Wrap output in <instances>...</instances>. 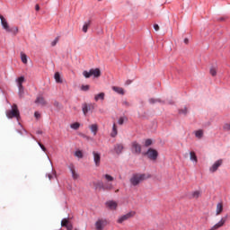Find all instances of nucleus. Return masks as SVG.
I'll return each mask as SVG.
<instances>
[{"label": "nucleus", "mask_w": 230, "mask_h": 230, "mask_svg": "<svg viewBox=\"0 0 230 230\" xmlns=\"http://www.w3.org/2000/svg\"><path fill=\"white\" fill-rule=\"evenodd\" d=\"M0 21H1L2 28L7 33H13V35H16L17 33H19V28L18 27H10L6 19L1 14H0Z\"/></svg>", "instance_id": "obj_1"}, {"label": "nucleus", "mask_w": 230, "mask_h": 230, "mask_svg": "<svg viewBox=\"0 0 230 230\" xmlns=\"http://www.w3.org/2000/svg\"><path fill=\"white\" fill-rule=\"evenodd\" d=\"M146 179H150V175H146L145 173H136L130 178L129 182L132 184V186H137L138 184H141L143 181H146Z\"/></svg>", "instance_id": "obj_2"}, {"label": "nucleus", "mask_w": 230, "mask_h": 230, "mask_svg": "<svg viewBox=\"0 0 230 230\" xmlns=\"http://www.w3.org/2000/svg\"><path fill=\"white\" fill-rule=\"evenodd\" d=\"M5 114L9 119H12L13 118H16L18 121L19 119H21V112L19 111V108L17 107V104H13L12 109L8 110L5 112Z\"/></svg>", "instance_id": "obj_3"}, {"label": "nucleus", "mask_w": 230, "mask_h": 230, "mask_svg": "<svg viewBox=\"0 0 230 230\" xmlns=\"http://www.w3.org/2000/svg\"><path fill=\"white\" fill-rule=\"evenodd\" d=\"M94 109H96V103H93V102L87 103V102H84L82 105V111H83L84 116H87V114L89 112H93V111H94Z\"/></svg>", "instance_id": "obj_4"}, {"label": "nucleus", "mask_w": 230, "mask_h": 230, "mask_svg": "<svg viewBox=\"0 0 230 230\" xmlns=\"http://www.w3.org/2000/svg\"><path fill=\"white\" fill-rule=\"evenodd\" d=\"M134 217H136V211H129L127 214L119 217L117 224H123V222H127V220H130V218H134Z\"/></svg>", "instance_id": "obj_5"}, {"label": "nucleus", "mask_w": 230, "mask_h": 230, "mask_svg": "<svg viewBox=\"0 0 230 230\" xmlns=\"http://www.w3.org/2000/svg\"><path fill=\"white\" fill-rule=\"evenodd\" d=\"M145 155H146L150 159V161H157V157H159V153L154 148H149L147 152L145 153Z\"/></svg>", "instance_id": "obj_6"}, {"label": "nucleus", "mask_w": 230, "mask_h": 230, "mask_svg": "<svg viewBox=\"0 0 230 230\" xmlns=\"http://www.w3.org/2000/svg\"><path fill=\"white\" fill-rule=\"evenodd\" d=\"M109 225V221L105 218H99L95 222V229L96 230H103Z\"/></svg>", "instance_id": "obj_7"}, {"label": "nucleus", "mask_w": 230, "mask_h": 230, "mask_svg": "<svg viewBox=\"0 0 230 230\" xmlns=\"http://www.w3.org/2000/svg\"><path fill=\"white\" fill-rule=\"evenodd\" d=\"M223 163H224V160L222 159L216 161L214 164H212V166L209 168V172H211V173H215V172H217V170H218V168L222 166Z\"/></svg>", "instance_id": "obj_8"}, {"label": "nucleus", "mask_w": 230, "mask_h": 230, "mask_svg": "<svg viewBox=\"0 0 230 230\" xmlns=\"http://www.w3.org/2000/svg\"><path fill=\"white\" fill-rule=\"evenodd\" d=\"M131 150L133 154H137V155L141 154V145L137 141L132 142Z\"/></svg>", "instance_id": "obj_9"}, {"label": "nucleus", "mask_w": 230, "mask_h": 230, "mask_svg": "<svg viewBox=\"0 0 230 230\" xmlns=\"http://www.w3.org/2000/svg\"><path fill=\"white\" fill-rule=\"evenodd\" d=\"M106 208L111 211H116L118 209V203L114 200H109L105 203Z\"/></svg>", "instance_id": "obj_10"}, {"label": "nucleus", "mask_w": 230, "mask_h": 230, "mask_svg": "<svg viewBox=\"0 0 230 230\" xmlns=\"http://www.w3.org/2000/svg\"><path fill=\"white\" fill-rule=\"evenodd\" d=\"M93 155L95 166H100V163H102V155L96 151H93Z\"/></svg>", "instance_id": "obj_11"}, {"label": "nucleus", "mask_w": 230, "mask_h": 230, "mask_svg": "<svg viewBox=\"0 0 230 230\" xmlns=\"http://www.w3.org/2000/svg\"><path fill=\"white\" fill-rule=\"evenodd\" d=\"M61 227H66L67 230H73V224L67 218L61 221Z\"/></svg>", "instance_id": "obj_12"}, {"label": "nucleus", "mask_w": 230, "mask_h": 230, "mask_svg": "<svg viewBox=\"0 0 230 230\" xmlns=\"http://www.w3.org/2000/svg\"><path fill=\"white\" fill-rule=\"evenodd\" d=\"M95 188L98 189V188H102L103 190H112L114 187L112 186V184L111 183H108L106 185L103 186V184L102 182H98L95 184Z\"/></svg>", "instance_id": "obj_13"}, {"label": "nucleus", "mask_w": 230, "mask_h": 230, "mask_svg": "<svg viewBox=\"0 0 230 230\" xmlns=\"http://www.w3.org/2000/svg\"><path fill=\"white\" fill-rule=\"evenodd\" d=\"M90 72L92 73V76H94V78H100V76H102V71L100 68H92L90 69Z\"/></svg>", "instance_id": "obj_14"}, {"label": "nucleus", "mask_w": 230, "mask_h": 230, "mask_svg": "<svg viewBox=\"0 0 230 230\" xmlns=\"http://www.w3.org/2000/svg\"><path fill=\"white\" fill-rule=\"evenodd\" d=\"M69 170H70V172H71V173H72L73 179H74L75 181H76V179H78L79 175H78V173H76V171L75 170V165L70 164V165H69Z\"/></svg>", "instance_id": "obj_15"}, {"label": "nucleus", "mask_w": 230, "mask_h": 230, "mask_svg": "<svg viewBox=\"0 0 230 230\" xmlns=\"http://www.w3.org/2000/svg\"><path fill=\"white\" fill-rule=\"evenodd\" d=\"M224 211V204L222 202H219L217 204V208H216V215L218 217Z\"/></svg>", "instance_id": "obj_16"}, {"label": "nucleus", "mask_w": 230, "mask_h": 230, "mask_svg": "<svg viewBox=\"0 0 230 230\" xmlns=\"http://www.w3.org/2000/svg\"><path fill=\"white\" fill-rule=\"evenodd\" d=\"M111 89L114 93H117V94H125V90L119 86H112Z\"/></svg>", "instance_id": "obj_17"}, {"label": "nucleus", "mask_w": 230, "mask_h": 230, "mask_svg": "<svg viewBox=\"0 0 230 230\" xmlns=\"http://www.w3.org/2000/svg\"><path fill=\"white\" fill-rule=\"evenodd\" d=\"M103 102L105 100V93H100L94 95V102Z\"/></svg>", "instance_id": "obj_18"}, {"label": "nucleus", "mask_w": 230, "mask_h": 230, "mask_svg": "<svg viewBox=\"0 0 230 230\" xmlns=\"http://www.w3.org/2000/svg\"><path fill=\"white\" fill-rule=\"evenodd\" d=\"M123 146L122 144H116L114 146V150L116 154H121L123 152Z\"/></svg>", "instance_id": "obj_19"}, {"label": "nucleus", "mask_w": 230, "mask_h": 230, "mask_svg": "<svg viewBox=\"0 0 230 230\" xmlns=\"http://www.w3.org/2000/svg\"><path fill=\"white\" fill-rule=\"evenodd\" d=\"M195 134V137L198 138V139H202V137H204V130L202 129H199V130H196L194 132Z\"/></svg>", "instance_id": "obj_20"}, {"label": "nucleus", "mask_w": 230, "mask_h": 230, "mask_svg": "<svg viewBox=\"0 0 230 230\" xmlns=\"http://www.w3.org/2000/svg\"><path fill=\"white\" fill-rule=\"evenodd\" d=\"M35 103L44 106L46 105V100L44 99V97H38L35 101Z\"/></svg>", "instance_id": "obj_21"}, {"label": "nucleus", "mask_w": 230, "mask_h": 230, "mask_svg": "<svg viewBox=\"0 0 230 230\" xmlns=\"http://www.w3.org/2000/svg\"><path fill=\"white\" fill-rule=\"evenodd\" d=\"M91 26V20L88 22H85L83 25V31L84 33H87V31L89 30V27Z\"/></svg>", "instance_id": "obj_22"}, {"label": "nucleus", "mask_w": 230, "mask_h": 230, "mask_svg": "<svg viewBox=\"0 0 230 230\" xmlns=\"http://www.w3.org/2000/svg\"><path fill=\"white\" fill-rule=\"evenodd\" d=\"M111 137H116L118 136V127H116V123L112 126V131L111 133Z\"/></svg>", "instance_id": "obj_23"}, {"label": "nucleus", "mask_w": 230, "mask_h": 230, "mask_svg": "<svg viewBox=\"0 0 230 230\" xmlns=\"http://www.w3.org/2000/svg\"><path fill=\"white\" fill-rule=\"evenodd\" d=\"M91 132H93V136H96L98 132V125L97 124H93L90 126Z\"/></svg>", "instance_id": "obj_24"}, {"label": "nucleus", "mask_w": 230, "mask_h": 230, "mask_svg": "<svg viewBox=\"0 0 230 230\" xmlns=\"http://www.w3.org/2000/svg\"><path fill=\"white\" fill-rule=\"evenodd\" d=\"M21 60L22 64H28V56L24 52H21Z\"/></svg>", "instance_id": "obj_25"}, {"label": "nucleus", "mask_w": 230, "mask_h": 230, "mask_svg": "<svg viewBox=\"0 0 230 230\" xmlns=\"http://www.w3.org/2000/svg\"><path fill=\"white\" fill-rule=\"evenodd\" d=\"M19 89V96L20 98H22L24 95V86L22 84H17Z\"/></svg>", "instance_id": "obj_26"}, {"label": "nucleus", "mask_w": 230, "mask_h": 230, "mask_svg": "<svg viewBox=\"0 0 230 230\" xmlns=\"http://www.w3.org/2000/svg\"><path fill=\"white\" fill-rule=\"evenodd\" d=\"M57 84H62V78H60V73L57 72L54 75Z\"/></svg>", "instance_id": "obj_27"}, {"label": "nucleus", "mask_w": 230, "mask_h": 230, "mask_svg": "<svg viewBox=\"0 0 230 230\" xmlns=\"http://www.w3.org/2000/svg\"><path fill=\"white\" fill-rule=\"evenodd\" d=\"M103 177L108 182H112V181H114V177H112L111 174H104Z\"/></svg>", "instance_id": "obj_28"}, {"label": "nucleus", "mask_w": 230, "mask_h": 230, "mask_svg": "<svg viewBox=\"0 0 230 230\" xmlns=\"http://www.w3.org/2000/svg\"><path fill=\"white\" fill-rule=\"evenodd\" d=\"M200 195H201L200 190H195L192 192L191 197H192V199H199V197H200Z\"/></svg>", "instance_id": "obj_29"}, {"label": "nucleus", "mask_w": 230, "mask_h": 230, "mask_svg": "<svg viewBox=\"0 0 230 230\" xmlns=\"http://www.w3.org/2000/svg\"><path fill=\"white\" fill-rule=\"evenodd\" d=\"M190 161H194L195 163H197L198 159H197V155L195 154V152L191 151L190 153Z\"/></svg>", "instance_id": "obj_30"}, {"label": "nucleus", "mask_w": 230, "mask_h": 230, "mask_svg": "<svg viewBox=\"0 0 230 230\" xmlns=\"http://www.w3.org/2000/svg\"><path fill=\"white\" fill-rule=\"evenodd\" d=\"M83 76H84V78H91V76H93L91 70L90 71L84 70L83 72Z\"/></svg>", "instance_id": "obj_31"}, {"label": "nucleus", "mask_w": 230, "mask_h": 230, "mask_svg": "<svg viewBox=\"0 0 230 230\" xmlns=\"http://www.w3.org/2000/svg\"><path fill=\"white\" fill-rule=\"evenodd\" d=\"M71 128H73L74 130H78L80 128V123L75 122L70 125Z\"/></svg>", "instance_id": "obj_32"}, {"label": "nucleus", "mask_w": 230, "mask_h": 230, "mask_svg": "<svg viewBox=\"0 0 230 230\" xmlns=\"http://www.w3.org/2000/svg\"><path fill=\"white\" fill-rule=\"evenodd\" d=\"M217 68L216 66L210 67V75L211 76H215L217 75Z\"/></svg>", "instance_id": "obj_33"}, {"label": "nucleus", "mask_w": 230, "mask_h": 230, "mask_svg": "<svg viewBox=\"0 0 230 230\" xmlns=\"http://www.w3.org/2000/svg\"><path fill=\"white\" fill-rule=\"evenodd\" d=\"M75 157H78L79 159H82V157H84V154L80 150L75 151Z\"/></svg>", "instance_id": "obj_34"}, {"label": "nucleus", "mask_w": 230, "mask_h": 230, "mask_svg": "<svg viewBox=\"0 0 230 230\" xmlns=\"http://www.w3.org/2000/svg\"><path fill=\"white\" fill-rule=\"evenodd\" d=\"M159 102H161V100H159V99H153V98L149 99V103H151L152 105H154V103H157Z\"/></svg>", "instance_id": "obj_35"}, {"label": "nucleus", "mask_w": 230, "mask_h": 230, "mask_svg": "<svg viewBox=\"0 0 230 230\" xmlns=\"http://www.w3.org/2000/svg\"><path fill=\"white\" fill-rule=\"evenodd\" d=\"M17 84H22V83L24 82V76H20L17 80Z\"/></svg>", "instance_id": "obj_36"}, {"label": "nucleus", "mask_w": 230, "mask_h": 230, "mask_svg": "<svg viewBox=\"0 0 230 230\" xmlns=\"http://www.w3.org/2000/svg\"><path fill=\"white\" fill-rule=\"evenodd\" d=\"M179 113L180 114H184V115L188 114V108L185 107V108L180 110Z\"/></svg>", "instance_id": "obj_37"}, {"label": "nucleus", "mask_w": 230, "mask_h": 230, "mask_svg": "<svg viewBox=\"0 0 230 230\" xmlns=\"http://www.w3.org/2000/svg\"><path fill=\"white\" fill-rule=\"evenodd\" d=\"M89 89H91V86H89V84L81 86V90H83L84 92L89 91Z\"/></svg>", "instance_id": "obj_38"}, {"label": "nucleus", "mask_w": 230, "mask_h": 230, "mask_svg": "<svg viewBox=\"0 0 230 230\" xmlns=\"http://www.w3.org/2000/svg\"><path fill=\"white\" fill-rule=\"evenodd\" d=\"M125 119H127V118L125 117H120L119 119V125H123L125 123Z\"/></svg>", "instance_id": "obj_39"}, {"label": "nucleus", "mask_w": 230, "mask_h": 230, "mask_svg": "<svg viewBox=\"0 0 230 230\" xmlns=\"http://www.w3.org/2000/svg\"><path fill=\"white\" fill-rule=\"evenodd\" d=\"M152 139L148 138L145 141V146H151Z\"/></svg>", "instance_id": "obj_40"}, {"label": "nucleus", "mask_w": 230, "mask_h": 230, "mask_svg": "<svg viewBox=\"0 0 230 230\" xmlns=\"http://www.w3.org/2000/svg\"><path fill=\"white\" fill-rule=\"evenodd\" d=\"M38 145H39V146H40V148H41V150L43 152H47L48 151V149H46V146H44V145H42L40 142H38Z\"/></svg>", "instance_id": "obj_41"}, {"label": "nucleus", "mask_w": 230, "mask_h": 230, "mask_svg": "<svg viewBox=\"0 0 230 230\" xmlns=\"http://www.w3.org/2000/svg\"><path fill=\"white\" fill-rule=\"evenodd\" d=\"M38 145H39V146H40V148H41V150L43 152H47L48 151V149H46V146H44V145H42L40 142H38Z\"/></svg>", "instance_id": "obj_42"}, {"label": "nucleus", "mask_w": 230, "mask_h": 230, "mask_svg": "<svg viewBox=\"0 0 230 230\" xmlns=\"http://www.w3.org/2000/svg\"><path fill=\"white\" fill-rule=\"evenodd\" d=\"M58 42V37L56 38V39L51 42V46H57Z\"/></svg>", "instance_id": "obj_43"}, {"label": "nucleus", "mask_w": 230, "mask_h": 230, "mask_svg": "<svg viewBox=\"0 0 230 230\" xmlns=\"http://www.w3.org/2000/svg\"><path fill=\"white\" fill-rule=\"evenodd\" d=\"M34 116L36 119H39L40 118V113H39V111H35Z\"/></svg>", "instance_id": "obj_44"}, {"label": "nucleus", "mask_w": 230, "mask_h": 230, "mask_svg": "<svg viewBox=\"0 0 230 230\" xmlns=\"http://www.w3.org/2000/svg\"><path fill=\"white\" fill-rule=\"evenodd\" d=\"M154 29L155 30V31H159L160 28L158 24H155L154 25Z\"/></svg>", "instance_id": "obj_45"}, {"label": "nucleus", "mask_w": 230, "mask_h": 230, "mask_svg": "<svg viewBox=\"0 0 230 230\" xmlns=\"http://www.w3.org/2000/svg\"><path fill=\"white\" fill-rule=\"evenodd\" d=\"M225 129L226 130H230V124H226L225 125Z\"/></svg>", "instance_id": "obj_46"}, {"label": "nucleus", "mask_w": 230, "mask_h": 230, "mask_svg": "<svg viewBox=\"0 0 230 230\" xmlns=\"http://www.w3.org/2000/svg\"><path fill=\"white\" fill-rule=\"evenodd\" d=\"M130 84H132V80H127L125 83L126 85H130Z\"/></svg>", "instance_id": "obj_47"}, {"label": "nucleus", "mask_w": 230, "mask_h": 230, "mask_svg": "<svg viewBox=\"0 0 230 230\" xmlns=\"http://www.w3.org/2000/svg\"><path fill=\"white\" fill-rule=\"evenodd\" d=\"M35 10H36V12H39V10H40V6L39 4H36L35 5Z\"/></svg>", "instance_id": "obj_48"}, {"label": "nucleus", "mask_w": 230, "mask_h": 230, "mask_svg": "<svg viewBox=\"0 0 230 230\" xmlns=\"http://www.w3.org/2000/svg\"><path fill=\"white\" fill-rule=\"evenodd\" d=\"M190 43V40H188V38L184 39V44H189Z\"/></svg>", "instance_id": "obj_49"}, {"label": "nucleus", "mask_w": 230, "mask_h": 230, "mask_svg": "<svg viewBox=\"0 0 230 230\" xmlns=\"http://www.w3.org/2000/svg\"><path fill=\"white\" fill-rule=\"evenodd\" d=\"M55 107H59L60 103L58 102H54Z\"/></svg>", "instance_id": "obj_50"}, {"label": "nucleus", "mask_w": 230, "mask_h": 230, "mask_svg": "<svg viewBox=\"0 0 230 230\" xmlns=\"http://www.w3.org/2000/svg\"><path fill=\"white\" fill-rule=\"evenodd\" d=\"M123 105H126L127 107H128V102L127 101L123 102Z\"/></svg>", "instance_id": "obj_51"}, {"label": "nucleus", "mask_w": 230, "mask_h": 230, "mask_svg": "<svg viewBox=\"0 0 230 230\" xmlns=\"http://www.w3.org/2000/svg\"><path fill=\"white\" fill-rule=\"evenodd\" d=\"M49 181H51V179H53V175L49 174Z\"/></svg>", "instance_id": "obj_52"}, {"label": "nucleus", "mask_w": 230, "mask_h": 230, "mask_svg": "<svg viewBox=\"0 0 230 230\" xmlns=\"http://www.w3.org/2000/svg\"><path fill=\"white\" fill-rule=\"evenodd\" d=\"M38 134H42V131H38Z\"/></svg>", "instance_id": "obj_53"}, {"label": "nucleus", "mask_w": 230, "mask_h": 230, "mask_svg": "<svg viewBox=\"0 0 230 230\" xmlns=\"http://www.w3.org/2000/svg\"><path fill=\"white\" fill-rule=\"evenodd\" d=\"M118 191H119V190H117L116 192L118 193Z\"/></svg>", "instance_id": "obj_54"}, {"label": "nucleus", "mask_w": 230, "mask_h": 230, "mask_svg": "<svg viewBox=\"0 0 230 230\" xmlns=\"http://www.w3.org/2000/svg\"><path fill=\"white\" fill-rule=\"evenodd\" d=\"M221 21H224V18H221Z\"/></svg>", "instance_id": "obj_55"}, {"label": "nucleus", "mask_w": 230, "mask_h": 230, "mask_svg": "<svg viewBox=\"0 0 230 230\" xmlns=\"http://www.w3.org/2000/svg\"><path fill=\"white\" fill-rule=\"evenodd\" d=\"M75 230H78V229L75 228Z\"/></svg>", "instance_id": "obj_56"}, {"label": "nucleus", "mask_w": 230, "mask_h": 230, "mask_svg": "<svg viewBox=\"0 0 230 230\" xmlns=\"http://www.w3.org/2000/svg\"><path fill=\"white\" fill-rule=\"evenodd\" d=\"M99 1H102V0H99Z\"/></svg>", "instance_id": "obj_57"}]
</instances>
